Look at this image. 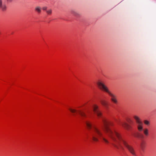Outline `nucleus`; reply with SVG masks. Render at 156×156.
Segmentation results:
<instances>
[{
  "label": "nucleus",
  "instance_id": "7",
  "mask_svg": "<svg viewBox=\"0 0 156 156\" xmlns=\"http://www.w3.org/2000/svg\"><path fill=\"white\" fill-rule=\"evenodd\" d=\"M119 123L126 129H129L130 128V126L125 122H121L120 121Z\"/></svg>",
  "mask_w": 156,
  "mask_h": 156
},
{
  "label": "nucleus",
  "instance_id": "1",
  "mask_svg": "<svg viewBox=\"0 0 156 156\" xmlns=\"http://www.w3.org/2000/svg\"><path fill=\"white\" fill-rule=\"evenodd\" d=\"M102 121L104 125L103 129L110 139L115 142V143L112 144L114 146L118 149H122L124 147L126 148L134 156H137L133 147L127 144L115 129L111 127L113 125V122L104 118H103Z\"/></svg>",
  "mask_w": 156,
  "mask_h": 156
},
{
  "label": "nucleus",
  "instance_id": "8",
  "mask_svg": "<svg viewBox=\"0 0 156 156\" xmlns=\"http://www.w3.org/2000/svg\"><path fill=\"white\" fill-rule=\"evenodd\" d=\"M0 9L3 11L6 9V6L5 4L2 3V0H0Z\"/></svg>",
  "mask_w": 156,
  "mask_h": 156
},
{
  "label": "nucleus",
  "instance_id": "9",
  "mask_svg": "<svg viewBox=\"0 0 156 156\" xmlns=\"http://www.w3.org/2000/svg\"><path fill=\"white\" fill-rule=\"evenodd\" d=\"M100 103L105 108H107L108 106V104L107 102L105 100L101 99L100 101Z\"/></svg>",
  "mask_w": 156,
  "mask_h": 156
},
{
  "label": "nucleus",
  "instance_id": "6",
  "mask_svg": "<svg viewBox=\"0 0 156 156\" xmlns=\"http://www.w3.org/2000/svg\"><path fill=\"white\" fill-rule=\"evenodd\" d=\"M69 110L74 115H78L83 117H85L87 116V115L82 110H77L72 108H69Z\"/></svg>",
  "mask_w": 156,
  "mask_h": 156
},
{
  "label": "nucleus",
  "instance_id": "5",
  "mask_svg": "<svg viewBox=\"0 0 156 156\" xmlns=\"http://www.w3.org/2000/svg\"><path fill=\"white\" fill-rule=\"evenodd\" d=\"M88 115H93L95 114L98 117H102V114L98 109V106L95 104H93L92 106L91 110L88 111L87 112Z\"/></svg>",
  "mask_w": 156,
  "mask_h": 156
},
{
  "label": "nucleus",
  "instance_id": "16",
  "mask_svg": "<svg viewBox=\"0 0 156 156\" xmlns=\"http://www.w3.org/2000/svg\"><path fill=\"white\" fill-rule=\"evenodd\" d=\"M9 2H11L12 0H7Z\"/></svg>",
  "mask_w": 156,
  "mask_h": 156
},
{
  "label": "nucleus",
  "instance_id": "12",
  "mask_svg": "<svg viewBox=\"0 0 156 156\" xmlns=\"http://www.w3.org/2000/svg\"><path fill=\"white\" fill-rule=\"evenodd\" d=\"M41 9L39 7H37L35 8V11L38 13H40L41 12Z\"/></svg>",
  "mask_w": 156,
  "mask_h": 156
},
{
  "label": "nucleus",
  "instance_id": "3",
  "mask_svg": "<svg viewBox=\"0 0 156 156\" xmlns=\"http://www.w3.org/2000/svg\"><path fill=\"white\" fill-rule=\"evenodd\" d=\"M134 118L136 121V126L139 132L136 135V137L139 139H144V135L142 132L143 131V132L145 135L146 136H148V130L147 129H143V122L140 120L139 118L136 116H134Z\"/></svg>",
  "mask_w": 156,
  "mask_h": 156
},
{
  "label": "nucleus",
  "instance_id": "2",
  "mask_svg": "<svg viewBox=\"0 0 156 156\" xmlns=\"http://www.w3.org/2000/svg\"><path fill=\"white\" fill-rule=\"evenodd\" d=\"M85 124L87 128L91 131V137L93 141H98V137H100L105 143H109V141L105 138L102 133L96 126L92 125L91 123L87 120L85 121Z\"/></svg>",
  "mask_w": 156,
  "mask_h": 156
},
{
  "label": "nucleus",
  "instance_id": "4",
  "mask_svg": "<svg viewBox=\"0 0 156 156\" xmlns=\"http://www.w3.org/2000/svg\"><path fill=\"white\" fill-rule=\"evenodd\" d=\"M98 87L102 90L106 92L109 96L110 97L112 101L114 104L117 103V101L116 96L112 93L108 89V87L101 81H98L97 83Z\"/></svg>",
  "mask_w": 156,
  "mask_h": 156
},
{
  "label": "nucleus",
  "instance_id": "13",
  "mask_svg": "<svg viewBox=\"0 0 156 156\" xmlns=\"http://www.w3.org/2000/svg\"><path fill=\"white\" fill-rule=\"evenodd\" d=\"M144 123L147 125H150V122L147 120H145L144 121Z\"/></svg>",
  "mask_w": 156,
  "mask_h": 156
},
{
  "label": "nucleus",
  "instance_id": "15",
  "mask_svg": "<svg viewBox=\"0 0 156 156\" xmlns=\"http://www.w3.org/2000/svg\"><path fill=\"white\" fill-rule=\"evenodd\" d=\"M47 8L46 7H43L42 8L44 10H46V9Z\"/></svg>",
  "mask_w": 156,
  "mask_h": 156
},
{
  "label": "nucleus",
  "instance_id": "10",
  "mask_svg": "<svg viewBox=\"0 0 156 156\" xmlns=\"http://www.w3.org/2000/svg\"><path fill=\"white\" fill-rule=\"evenodd\" d=\"M141 140V142L140 143V147L141 150L143 151L144 150V148L145 146V141L144 140V139H140Z\"/></svg>",
  "mask_w": 156,
  "mask_h": 156
},
{
  "label": "nucleus",
  "instance_id": "11",
  "mask_svg": "<svg viewBox=\"0 0 156 156\" xmlns=\"http://www.w3.org/2000/svg\"><path fill=\"white\" fill-rule=\"evenodd\" d=\"M71 13L76 17H78L79 16V13L74 10L71 11Z\"/></svg>",
  "mask_w": 156,
  "mask_h": 156
},
{
  "label": "nucleus",
  "instance_id": "14",
  "mask_svg": "<svg viewBox=\"0 0 156 156\" xmlns=\"http://www.w3.org/2000/svg\"><path fill=\"white\" fill-rule=\"evenodd\" d=\"M47 12L48 15H50L51 13V9H49L47 11Z\"/></svg>",
  "mask_w": 156,
  "mask_h": 156
}]
</instances>
